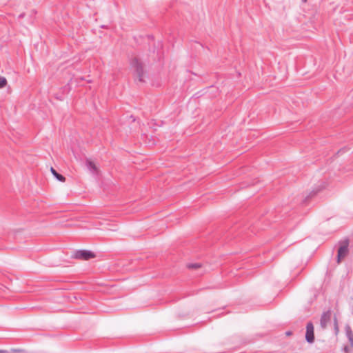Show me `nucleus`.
Wrapping results in <instances>:
<instances>
[{"label": "nucleus", "mask_w": 353, "mask_h": 353, "mask_svg": "<svg viewBox=\"0 0 353 353\" xmlns=\"http://www.w3.org/2000/svg\"><path fill=\"white\" fill-rule=\"evenodd\" d=\"M340 246L338 250L337 254V263H339L343 258H345L348 254V245L349 241L348 239H345L343 241H341Z\"/></svg>", "instance_id": "f257e3e1"}, {"label": "nucleus", "mask_w": 353, "mask_h": 353, "mask_svg": "<svg viewBox=\"0 0 353 353\" xmlns=\"http://www.w3.org/2000/svg\"><path fill=\"white\" fill-rule=\"evenodd\" d=\"M131 66L134 68L139 80L143 81V69L141 63L137 59H134L131 61Z\"/></svg>", "instance_id": "f03ea898"}, {"label": "nucleus", "mask_w": 353, "mask_h": 353, "mask_svg": "<svg viewBox=\"0 0 353 353\" xmlns=\"http://www.w3.org/2000/svg\"><path fill=\"white\" fill-rule=\"evenodd\" d=\"M95 256V254L89 250H77L74 254V257L78 259L88 260Z\"/></svg>", "instance_id": "7ed1b4c3"}, {"label": "nucleus", "mask_w": 353, "mask_h": 353, "mask_svg": "<svg viewBox=\"0 0 353 353\" xmlns=\"http://www.w3.org/2000/svg\"><path fill=\"white\" fill-rule=\"evenodd\" d=\"M305 340L309 343H313L314 341V325L312 322L307 323Z\"/></svg>", "instance_id": "20e7f679"}, {"label": "nucleus", "mask_w": 353, "mask_h": 353, "mask_svg": "<svg viewBox=\"0 0 353 353\" xmlns=\"http://www.w3.org/2000/svg\"><path fill=\"white\" fill-rule=\"evenodd\" d=\"M331 318V312L330 310L327 312H324L320 320L321 326L324 328L327 326V323L330 321Z\"/></svg>", "instance_id": "39448f33"}, {"label": "nucleus", "mask_w": 353, "mask_h": 353, "mask_svg": "<svg viewBox=\"0 0 353 353\" xmlns=\"http://www.w3.org/2000/svg\"><path fill=\"white\" fill-rule=\"evenodd\" d=\"M86 167L87 168L92 172V173H96L97 168L95 165V164L91 161L90 160H86Z\"/></svg>", "instance_id": "423d86ee"}, {"label": "nucleus", "mask_w": 353, "mask_h": 353, "mask_svg": "<svg viewBox=\"0 0 353 353\" xmlns=\"http://www.w3.org/2000/svg\"><path fill=\"white\" fill-rule=\"evenodd\" d=\"M50 170H51V172L53 174V176L58 181H61V182H64L65 181V178L63 175L59 174L53 168H51Z\"/></svg>", "instance_id": "0eeeda50"}, {"label": "nucleus", "mask_w": 353, "mask_h": 353, "mask_svg": "<svg viewBox=\"0 0 353 353\" xmlns=\"http://www.w3.org/2000/svg\"><path fill=\"white\" fill-rule=\"evenodd\" d=\"M346 335L350 343L351 347H353V333L350 326L346 327Z\"/></svg>", "instance_id": "6e6552de"}, {"label": "nucleus", "mask_w": 353, "mask_h": 353, "mask_svg": "<svg viewBox=\"0 0 353 353\" xmlns=\"http://www.w3.org/2000/svg\"><path fill=\"white\" fill-rule=\"evenodd\" d=\"M7 83V80L5 77H0V88H2L6 86Z\"/></svg>", "instance_id": "1a4fd4ad"}, {"label": "nucleus", "mask_w": 353, "mask_h": 353, "mask_svg": "<svg viewBox=\"0 0 353 353\" xmlns=\"http://www.w3.org/2000/svg\"><path fill=\"white\" fill-rule=\"evenodd\" d=\"M200 267H201L200 263H190L188 265V268L190 269H192V268L196 269V268H199Z\"/></svg>", "instance_id": "9d476101"}, {"label": "nucleus", "mask_w": 353, "mask_h": 353, "mask_svg": "<svg viewBox=\"0 0 353 353\" xmlns=\"http://www.w3.org/2000/svg\"><path fill=\"white\" fill-rule=\"evenodd\" d=\"M343 350H344V352H345V353H348V352H350V350H351V347H348V346H345V347H344Z\"/></svg>", "instance_id": "9b49d317"}, {"label": "nucleus", "mask_w": 353, "mask_h": 353, "mask_svg": "<svg viewBox=\"0 0 353 353\" xmlns=\"http://www.w3.org/2000/svg\"><path fill=\"white\" fill-rule=\"evenodd\" d=\"M335 330L338 332V325L336 321L335 322Z\"/></svg>", "instance_id": "f8f14e48"}, {"label": "nucleus", "mask_w": 353, "mask_h": 353, "mask_svg": "<svg viewBox=\"0 0 353 353\" xmlns=\"http://www.w3.org/2000/svg\"><path fill=\"white\" fill-rule=\"evenodd\" d=\"M0 353H5V351H3V350H0Z\"/></svg>", "instance_id": "ddd939ff"}, {"label": "nucleus", "mask_w": 353, "mask_h": 353, "mask_svg": "<svg viewBox=\"0 0 353 353\" xmlns=\"http://www.w3.org/2000/svg\"><path fill=\"white\" fill-rule=\"evenodd\" d=\"M23 16V14H21L19 15V17H22Z\"/></svg>", "instance_id": "4468645a"}, {"label": "nucleus", "mask_w": 353, "mask_h": 353, "mask_svg": "<svg viewBox=\"0 0 353 353\" xmlns=\"http://www.w3.org/2000/svg\"><path fill=\"white\" fill-rule=\"evenodd\" d=\"M286 334H287L288 335H290V332H288Z\"/></svg>", "instance_id": "2eb2a0df"}, {"label": "nucleus", "mask_w": 353, "mask_h": 353, "mask_svg": "<svg viewBox=\"0 0 353 353\" xmlns=\"http://www.w3.org/2000/svg\"><path fill=\"white\" fill-rule=\"evenodd\" d=\"M307 0H302L303 2H306Z\"/></svg>", "instance_id": "dca6fc26"}]
</instances>
